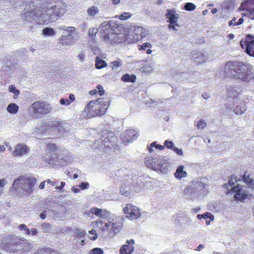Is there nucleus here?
Masks as SVG:
<instances>
[{"label": "nucleus", "instance_id": "052dcab7", "mask_svg": "<svg viewBox=\"0 0 254 254\" xmlns=\"http://www.w3.org/2000/svg\"><path fill=\"white\" fill-rule=\"evenodd\" d=\"M48 208H49V206H47L46 207V210L44 211L43 212H42V213H40V217L41 219H44L46 218V216L47 215H48L49 214H48Z\"/></svg>", "mask_w": 254, "mask_h": 254}, {"label": "nucleus", "instance_id": "c85d7f7f", "mask_svg": "<svg viewBox=\"0 0 254 254\" xmlns=\"http://www.w3.org/2000/svg\"><path fill=\"white\" fill-rule=\"evenodd\" d=\"M100 10L97 6H91L87 9V15L92 18H94L96 16L99 14Z\"/></svg>", "mask_w": 254, "mask_h": 254}, {"label": "nucleus", "instance_id": "4c0bfd02", "mask_svg": "<svg viewBox=\"0 0 254 254\" xmlns=\"http://www.w3.org/2000/svg\"><path fill=\"white\" fill-rule=\"evenodd\" d=\"M195 61L198 63H202L205 62L206 59L203 54L201 53H198V56L193 57Z\"/></svg>", "mask_w": 254, "mask_h": 254}, {"label": "nucleus", "instance_id": "5fc2aeb1", "mask_svg": "<svg viewBox=\"0 0 254 254\" xmlns=\"http://www.w3.org/2000/svg\"><path fill=\"white\" fill-rule=\"evenodd\" d=\"M206 126V124L203 120H200L198 122L197 127L198 128H203Z\"/></svg>", "mask_w": 254, "mask_h": 254}, {"label": "nucleus", "instance_id": "b1692460", "mask_svg": "<svg viewBox=\"0 0 254 254\" xmlns=\"http://www.w3.org/2000/svg\"><path fill=\"white\" fill-rule=\"evenodd\" d=\"M254 37L251 35L246 36L247 45L246 48V53L251 57H254Z\"/></svg>", "mask_w": 254, "mask_h": 254}, {"label": "nucleus", "instance_id": "58836bf2", "mask_svg": "<svg viewBox=\"0 0 254 254\" xmlns=\"http://www.w3.org/2000/svg\"><path fill=\"white\" fill-rule=\"evenodd\" d=\"M195 8V5L192 2H187L184 6V9L187 11H192Z\"/></svg>", "mask_w": 254, "mask_h": 254}, {"label": "nucleus", "instance_id": "8fccbe9b", "mask_svg": "<svg viewBox=\"0 0 254 254\" xmlns=\"http://www.w3.org/2000/svg\"><path fill=\"white\" fill-rule=\"evenodd\" d=\"M164 145L167 148L170 149H172V148L174 147V143L172 141L170 140H165Z\"/></svg>", "mask_w": 254, "mask_h": 254}, {"label": "nucleus", "instance_id": "ea45409f", "mask_svg": "<svg viewBox=\"0 0 254 254\" xmlns=\"http://www.w3.org/2000/svg\"><path fill=\"white\" fill-rule=\"evenodd\" d=\"M123 64L122 61L120 59H118L117 61H115L112 62L111 63V64L112 65V69H116L120 66H121Z\"/></svg>", "mask_w": 254, "mask_h": 254}, {"label": "nucleus", "instance_id": "bb28decb", "mask_svg": "<svg viewBox=\"0 0 254 254\" xmlns=\"http://www.w3.org/2000/svg\"><path fill=\"white\" fill-rule=\"evenodd\" d=\"M17 240H18V242L19 243L20 239L19 238H14V239H12L13 243L12 244L11 246H8V244H7V245L4 246V249L6 251L10 252L11 253H15V250H20V248H18L19 246H18L16 244L17 243Z\"/></svg>", "mask_w": 254, "mask_h": 254}, {"label": "nucleus", "instance_id": "0e129e2a", "mask_svg": "<svg viewBox=\"0 0 254 254\" xmlns=\"http://www.w3.org/2000/svg\"><path fill=\"white\" fill-rule=\"evenodd\" d=\"M96 88L97 89L98 94L102 96L104 93V90L101 85H98Z\"/></svg>", "mask_w": 254, "mask_h": 254}, {"label": "nucleus", "instance_id": "a19ab883", "mask_svg": "<svg viewBox=\"0 0 254 254\" xmlns=\"http://www.w3.org/2000/svg\"><path fill=\"white\" fill-rule=\"evenodd\" d=\"M60 184L59 186L57 185L56 187H55V191L56 192H63L64 190H63V188L65 185V183L64 182L61 181L60 182L59 184Z\"/></svg>", "mask_w": 254, "mask_h": 254}, {"label": "nucleus", "instance_id": "3c124183", "mask_svg": "<svg viewBox=\"0 0 254 254\" xmlns=\"http://www.w3.org/2000/svg\"><path fill=\"white\" fill-rule=\"evenodd\" d=\"M77 187H79L80 189L84 190L89 188V184L88 182H82L77 185Z\"/></svg>", "mask_w": 254, "mask_h": 254}, {"label": "nucleus", "instance_id": "a211bd4d", "mask_svg": "<svg viewBox=\"0 0 254 254\" xmlns=\"http://www.w3.org/2000/svg\"><path fill=\"white\" fill-rule=\"evenodd\" d=\"M242 4L246 5V12L243 14L249 18L254 20V0H246Z\"/></svg>", "mask_w": 254, "mask_h": 254}, {"label": "nucleus", "instance_id": "20e7f679", "mask_svg": "<svg viewBox=\"0 0 254 254\" xmlns=\"http://www.w3.org/2000/svg\"><path fill=\"white\" fill-rule=\"evenodd\" d=\"M109 105L108 101H105L99 98L96 100L91 101L84 109V113L88 118L96 116H102L105 114Z\"/></svg>", "mask_w": 254, "mask_h": 254}, {"label": "nucleus", "instance_id": "f8f14e48", "mask_svg": "<svg viewBox=\"0 0 254 254\" xmlns=\"http://www.w3.org/2000/svg\"><path fill=\"white\" fill-rule=\"evenodd\" d=\"M123 211L126 217L131 221L137 220L141 215L140 209L136 206L130 203L126 205L123 208Z\"/></svg>", "mask_w": 254, "mask_h": 254}, {"label": "nucleus", "instance_id": "49530a36", "mask_svg": "<svg viewBox=\"0 0 254 254\" xmlns=\"http://www.w3.org/2000/svg\"><path fill=\"white\" fill-rule=\"evenodd\" d=\"M86 232L83 230H77L74 233L75 237L78 238H81L85 235Z\"/></svg>", "mask_w": 254, "mask_h": 254}, {"label": "nucleus", "instance_id": "ddd939ff", "mask_svg": "<svg viewBox=\"0 0 254 254\" xmlns=\"http://www.w3.org/2000/svg\"><path fill=\"white\" fill-rule=\"evenodd\" d=\"M101 141L102 144L101 146V148L104 149L103 146H104V148H110L113 145V142L115 137L113 132L104 130L101 132Z\"/></svg>", "mask_w": 254, "mask_h": 254}, {"label": "nucleus", "instance_id": "1a4fd4ad", "mask_svg": "<svg viewBox=\"0 0 254 254\" xmlns=\"http://www.w3.org/2000/svg\"><path fill=\"white\" fill-rule=\"evenodd\" d=\"M47 17L45 16L42 5L37 7L34 10L25 12L22 15V18L25 22L36 21L40 24L47 23Z\"/></svg>", "mask_w": 254, "mask_h": 254}, {"label": "nucleus", "instance_id": "c756f323", "mask_svg": "<svg viewBox=\"0 0 254 254\" xmlns=\"http://www.w3.org/2000/svg\"><path fill=\"white\" fill-rule=\"evenodd\" d=\"M90 212L97 216L104 218L107 215L108 211L106 210H102L97 207H93L90 209Z\"/></svg>", "mask_w": 254, "mask_h": 254}, {"label": "nucleus", "instance_id": "473e14b6", "mask_svg": "<svg viewBox=\"0 0 254 254\" xmlns=\"http://www.w3.org/2000/svg\"><path fill=\"white\" fill-rule=\"evenodd\" d=\"M18 110V106L15 103H10L7 107V112L12 114H16Z\"/></svg>", "mask_w": 254, "mask_h": 254}, {"label": "nucleus", "instance_id": "4468645a", "mask_svg": "<svg viewBox=\"0 0 254 254\" xmlns=\"http://www.w3.org/2000/svg\"><path fill=\"white\" fill-rule=\"evenodd\" d=\"M166 16L167 18H168V21L169 22L168 28L170 30H173L174 31L178 30V28L180 27V25L177 22L179 15L176 13L175 10L168 9Z\"/></svg>", "mask_w": 254, "mask_h": 254}, {"label": "nucleus", "instance_id": "2eb2a0df", "mask_svg": "<svg viewBox=\"0 0 254 254\" xmlns=\"http://www.w3.org/2000/svg\"><path fill=\"white\" fill-rule=\"evenodd\" d=\"M192 185L197 194L198 197L203 195L207 192V184L205 183L204 179H200L199 180L193 181Z\"/></svg>", "mask_w": 254, "mask_h": 254}, {"label": "nucleus", "instance_id": "2f4dec72", "mask_svg": "<svg viewBox=\"0 0 254 254\" xmlns=\"http://www.w3.org/2000/svg\"><path fill=\"white\" fill-rule=\"evenodd\" d=\"M243 181L249 187L254 189V179L251 175H247L245 174L243 176Z\"/></svg>", "mask_w": 254, "mask_h": 254}, {"label": "nucleus", "instance_id": "09e8293b", "mask_svg": "<svg viewBox=\"0 0 254 254\" xmlns=\"http://www.w3.org/2000/svg\"><path fill=\"white\" fill-rule=\"evenodd\" d=\"M8 90L10 92H12L15 95H18L19 94V91L18 89H16L15 86L11 85L9 86Z\"/></svg>", "mask_w": 254, "mask_h": 254}, {"label": "nucleus", "instance_id": "e2e57ef3", "mask_svg": "<svg viewBox=\"0 0 254 254\" xmlns=\"http://www.w3.org/2000/svg\"><path fill=\"white\" fill-rule=\"evenodd\" d=\"M59 183V181L58 180H56L55 182L52 181L50 179H48L47 180V185L50 184L52 186L56 187L57 185H58Z\"/></svg>", "mask_w": 254, "mask_h": 254}, {"label": "nucleus", "instance_id": "c03bdc74", "mask_svg": "<svg viewBox=\"0 0 254 254\" xmlns=\"http://www.w3.org/2000/svg\"><path fill=\"white\" fill-rule=\"evenodd\" d=\"M89 254H104V252L101 248H96L92 249Z\"/></svg>", "mask_w": 254, "mask_h": 254}, {"label": "nucleus", "instance_id": "4be33fe9", "mask_svg": "<svg viewBox=\"0 0 254 254\" xmlns=\"http://www.w3.org/2000/svg\"><path fill=\"white\" fill-rule=\"evenodd\" d=\"M79 39V36L68 37L66 36H61L59 38V43L63 46H71L74 44V41Z\"/></svg>", "mask_w": 254, "mask_h": 254}, {"label": "nucleus", "instance_id": "7ed1b4c3", "mask_svg": "<svg viewBox=\"0 0 254 254\" xmlns=\"http://www.w3.org/2000/svg\"><path fill=\"white\" fill-rule=\"evenodd\" d=\"M101 38L106 44L115 45L127 40V36L124 32H116L109 22L104 21L100 25Z\"/></svg>", "mask_w": 254, "mask_h": 254}, {"label": "nucleus", "instance_id": "a878e982", "mask_svg": "<svg viewBox=\"0 0 254 254\" xmlns=\"http://www.w3.org/2000/svg\"><path fill=\"white\" fill-rule=\"evenodd\" d=\"M59 29L61 30H64L66 33H68L66 36L68 37H73L74 36H78L77 31L76 30L75 27L73 26H65L64 25H62L59 27Z\"/></svg>", "mask_w": 254, "mask_h": 254}, {"label": "nucleus", "instance_id": "5701e85b", "mask_svg": "<svg viewBox=\"0 0 254 254\" xmlns=\"http://www.w3.org/2000/svg\"><path fill=\"white\" fill-rule=\"evenodd\" d=\"M183 195L185 198L190 199H193L198 197L197 194L195 192L192 185L188 186L184 190Z\"/></svg>", "mask_w": 254, "mask_h": 254}, {"label": "nucleus", "instance_id": "dca6fc26", "mask_svg": "<svg viewBox=\"0 0 254 254\" xmlns=\"http://www.w3.org/2000/svg\"><path fill=\"white\" fill-rule=\"evenodd\" d=\"M130 32H133L132 41H136L140 40L143 37H146L149 34V31L145 28L141 26H133L130 28Z\"/></svg>", "mask_w": 254, "mask_h": 254}, {"label": "nucleus", "instance_id": "f257e3e1", "mask_svg": "<svg viewBox=\"0 0 254 254\" xmlns=\"http://www.w3.org/2000/svg\"><path fill=\"white\" fill-rule=\"evenodd\" d=\"M253 66L241 62H229L226 64L225 71L227 74L245 82L251 79V69Z\"/></svg>", "mask_w": 254, "mask_h": 254}, {"label": "nucleus", "instance_id": "338daca9", "mask_svg": "<svg viewBox=\"0 0 254 254\" xmlns=\"http://www.w3.org/2000/svg\"><path fill=\"white\" fill-rule=\"evenodd\" d=\"M247 45V41H246V38L244 40H242L240 42V46L243 49H244L245 47Z\"/></svg>", "mask_w": 254, "mask_h": 254}, {"label": "nucleus", "instance_id": "6ab92c4d", "mask_svg": "<svg viewBox=\"0 0 254 254\" xmlns=\"http://www.w3.org/2000/svg\"><path fill=\"white\" fill-rule=\"evenodd\" d=\"M134 240H127L126 244L123 245L120 250V254H132L134 251Z\"/></svg>", "mask_w": 254, "mask_h": 254}, {"label": "nucleus", "instance_id": "e433bc0d", "mask_svg": "<svg viewBox=\"0 0 254 254\" xmlns=\"http://www.w3.org/2000/svg\"><path fill=\"white\" fill-rule=\"evenodd\" d=\"M43 34L45 36L52 37L55 35V32L53 28L46 27L43 29Z\"/></svg>", "mask_w": 254, "mask_h": 254}, {"label": "nucleus", "instance_id": "0eeeda50", "mask_svg": "<svg viewBox=\"0 0 254 254\" xmlns=\"http://www.w3.org/2000/svg\"><path fill=\"white\" fill-rule=\"evenodd\" d=\"M145 164L147 168L162 173H166L169 167V163L166 157L159 155L145 158Z\"/></svg>", "mask_w": 254, "mask_h": 254}, {"label": "nucleus", "instance_id": "9d476101", "mask_svg": "<svg viewBox=\"0 0 254 254\" xmlns=\"http://www.w3.org/2000/svg\"><path fill=\"white\" fill-rule=\"evenodd\" d=\"M235 178H230L228 184L223 185L224 188L227 190V194L235 192L234 195L235 200L242 201L248 198V194L243 190V187L240 185L234 186L236 182Z\"/></svg>", "mask_w": 254, "mask_h": 254}, {"label": "nucleus", "instance_id": "412c9836", "mask_svg": "<svg viewBox=\"0 0 254 254\" xmlns=\"http://www.w3.org/2000/svg\"><path fill=\"white\" fill-rule=\"evenodd\" d=\"M28 146L24 143H18L14 147L13 155L15 156H23L29 152Z\"/></svg>", "mask_w": 254, "mask_h": 254}, {"label": "nucleus", "instance_id": "603ef678", "mask_svg": "<svg viewBox=\"0 0 254 254\" xmlns=\"http://www.w3.org/2000/svg\"><path fill=\"white\" fill-rule=\"evenodd\" d=\"M19 229L21 230H24L25 231V233L26 234H28V235H29L30 234V230H29L27 227V226H26V225L24 224H20L19 226Z\"/></svg>", "mask_w": 254, "mask_h": 254}, {"label": "nucleus", "instance_id": "774afa93", "mask_svg": "<svg viewBox=\"0 0 254 254\" xmlns=\"http://www.w3.org/2000/svg\"><path fill=\"white\" fill-rule=\"evenodd\" d=\"M71 190L74 193H79L80 191V188L79 187H77V185L76 186V187H72Z\"/></svg>", "mask_w": 254, "mask_h": 254}, {"label": "nucleus", "instance_id": "4d7b16f0", "mask_svg": "<svg viewBox=\"0 0 254 254\" xmlns=\"http://www.w3.org/2000/svg\"><path fill=\"white\" fill-rule=\"evenodd\" d=\"M7 183V181L4 179H0V195L1 194L2 190L5 185Z\"/></svg>", "mask_w": 254, "mask_h": 254}, {"label": "nucleus", "instance_id": "39448f33", "mask_svg": "<svg viewBox=\"0 0 254 254\" xmlns=\"http://www.w3.org/2000/svg\"><path fill=\"white\" fill-rule=\"evenodd\" d=\"M36 182V179L34 177L21 176L14 180L12 187L15 190L19 191L21 189L23 193L30 195L34 190V187Z\"/></svg>", "mask_w": 254, "mask_h": 254}, {"label": "nucleus", "instance_id": "79ce46f5", "mask_svg": "<svg viewBox=\"0 0 254 254\" xmlns=\"http://www.w3.org/2000/svg\"><path fill=\"white\" fill-rule=\"evenodd\" d=\"M131 14L129 12H124V13L118 16V18L120 20H125L130 18Z\"/></svg>", "mask_w": 254, "mask_h": 254}, {"label": "nucleus", "instance_id": "864d4df0", "mask_svg": "<svg viewBox=\"0 0 254 254\" xmlns=\"http://www.w3.org/2000/svg\"><path fill=\"white\" fill-rule=\"evenodd\" d=\"M89 233L91 235H93V236H90V239L91 240H95L98 238L97 234L96 233V231L95 230L92 229L91 231H89Z\"/></svg>", "mask_w": 254, "mask_h": 254}, {"label": "nucleus", "instance_id": "13d9d810", "mask_svg": "<svg viewBox=\"0 0 254 254\" xmlns=\"http://www.w3.org/2000/svg\"><path fill=\"white\" fill-rule=\"evenodd\" d=\"M85 54L83 51H80L77 56L78 59L80 62H82L84 59Z\"/></svg>", "mask_w": 254, "mask_h": 254}, {"label": "nucleus", "instance_id": "a18cd8bd", "mask_svg": "<svg viewBox=\"0 0 254 254\" xmlns=\"http://www.w3.org/2000/svg\"><path fill=\"white\" fill-rule=\"evenodd\" d=\"M97 32L98 30L97 28H90L88 31V35L90 37H91L92 39H93L95 37Z\"/></svg>", "mask_w": 254, "mask_h": 254}, {"label": "nucleus", "instance_id": "423d86ee", "mask_svg": "<svg viewBox=\"0 0 254 254\" xmlns=\"http://www.w3.org/2000/svg\"><path fill=\"white\" fill-rule=\"evenodd\" d=\"M42 5L45 16L48 17L47 23H48L50 20L54 19L53 17L55 16H60L63 15L66 8V5L62 2H59L55 5L46 2L43 3Z\"/></svg>", "mask_w": 254, "mask_h": 254}, {"label": "nucleus", "instance_id": "7c9ffc66", "mask_svg": "<svg viewBox=\"0 0 254 254\" xmlns=\"http://www.w3.org/2000/svg\"><path fill=\"white\" fill-rule=\"evenodd\" d=\"M184 166H179L176 170V172L174 173V176L178 179H181L185 178L187 176V173L184 171Z\"/></svg>", "mask_w": 254, "mask_h": 254}, {"label": "nucleus", "instance_id": "aec40b11", "mask_svg": "<svg viewBox=\"0 0 254 254\" xmlns=\"http://www.w3.org/2000/svg\"><path fill=\"white\" fill-rule=\"evenodd\" d=\"M138 133L136 130L129 129L124 132L122 135L123 141L126 142H131L136 139L138 136Z\"/></svg>", "mask_w": 254, "mask_h": 254}, {"label": "nucleus", "instance_id": "f03ea898", "mask_svg": "<svg viewBox=\"0 0 254 254\" xmlns=\"http://www.w3.org/2000/svg\"><path fill=\"white\" fill-rule=\"evenodd\" d=\"M94 227H96L100 231V233L104 237L110 236L113 237L117 234L123 228L122 218L119 216H115L109 218L108 222L102 221H95L92 222Z\"/></svg>", "mask_w": 254, "mask_h": 254}, {"label": "nucleus", "instance_id": "de8ad7c7", "mask_svg": "<svg viewBox=\"0 0 254 254\" xmlns=\"http://www.w3.org/2000/svg\"><path fill=\"white\" fill-rule=\"evenodd\" d=\"M151 45L149 43H144L142 44L141 45H140L138 46V50H145L147 48H151Z\"/></svg>", "mask_w": 254, "mask_h": 254}, {"label": "nucleus", "instance_id": "6e6d98bb", "mask_svg": "<svg viewBox=\"0 0 254 254\" xmlns=\"http://www.w3.org/2000/svg\"><path fill=\"white\" fill-rule=\"evenodd\" d=\"M203 218L207 220L209 219L210 221H213L214 220V216L209 212H207L204 214Z\"/></svg>", "mask_w": 254, "mask_h": 254}, {"label": "nucleus", "instance_id": "37998d69", "mask_svg": "<svg viewBox=\"0 0 254 254\" xmlns=\"http://www.w3.org/2000/svg\"><path fill=\"white\" fill-rule=\"evenodd\" d=\"M47 151H49L50 152H52V153H56V152L57 151V148H56V146L55 144H49L47 145Z\"/></svg>", "mask_w": 254, "mask_h": 254}, {"label": "nucleus", "instance_id": "f704fd0d", "mask_svg": "<svg viewBox=\"0 0 254 254\" xmlns=\"http://www.w3.org/2000/svg\"><path fill=\"white\" fill-rule=\"evenodd\" d=\"M122 80L126 82H134L136 80V76L133 74L129 75L127 73L125 74L121 78Z\"/></svg>", "mask_w": 254, "mask_h": 254}, {"label": "nucleus", "instance_id": "69168bd1", "mask_svg": "<svg viewBox=\"0 0 254 254\" xmlns=\"http://www.w3.org/2000/svg\"><path fill=\"white\" fill-rule=\"evenodd\" d=\"M172 150L176 152L177 154L182 156L183 155V152L182 149H179L178 148L176 147H174L172 148Z\"/></svg>", "mask_w": 254, "mask_h": 254}, {"label": "nucleus", "instance_id": "9b49d317", "mask_svg": "<svg viewBox=\"0 0 254 254\" xmlns=\"http://www.w3.org/2000/svg\"><path fill=\"white\" fill-rule=\"evenodd\" d=\"M49 208L48 209L49 216L54 219L63 218L66 213V208L62 204L48 200Z\"/></svg>", "mask_w": 254, "mask_h": 254}, {"label": "nucleus", "instance_id": "680f3d73", "mask_svg": "<svg viewBox=\"0 0 254 254\" xmlns=\"http://www.w3.org/2000/svg\"><path fill=\"white\" fill-rule=\"evenodd\" d=\"M60 103L62 105L68 106L70 105V102L68 101V99L65 98H62L60 100Z\"/></svg>", "mask_w": 254, "mask_h": 254}, {"label": "nucleus", "instance_id": "cd10ccee", "mask_svg": "<svg viewBox=\"0 0 254 254\" xmlns=\"http://www.w3.org/2000/svg\"><path fill=\"white\" fill-rule=\"evenodd\" d=\"M57 155L55 153H52L47 151L46 155L44 157V161L49 164L53 165L55 164V159Z\"/></svg>", "mask_w": 254, "mask_h": 254}, {"label": "nucleus", "instance_id": "393cba45", "mask_svg": "<svg viewBox=\"0 0 254 254\" xmlns=\"http://www.w3.org/2000/svg\"><path fill=\"white\" fill-rule=\"evenodd\" d=\"M243 90L241 85L229 86L227 87V93L231 97H237Z\"/></svg>", "mask_w": 254, "mask_h": 254}, {"label": "nucleus", "instance_id": "bf43d9fd", "mask_svg": "<svg viewBox=\"0 0 254 254\" xmlns=\"http://www.w3.org/2000/svg\"><path fill=\"white\" fill-rule=\"evenodd\" d=\"M155 145V142L151 143L149 146H147L148 151L149 153H153L154 152V146Z\"/></svg>", "mask_w": 254, "mask_h": 254}, {"label": "nucleus", "instance_id": "f3484780", "mask_svg": "<svg viewBox=\"0 0 254 254\" xmlns=\"http://www.w3.org/2000/svg\"><path fill=\"white\" fill-rule=\"evenodd\" d=\"M68 124L66 123H61L58 121H49L46 123V126L54 132H62L67 127Z\"/></svg>", "mask_w": 254, "mask_h": 254}, {"label": "nucleus", "instance_id": "c9c22d12", "mask_svg": "<svg viewBox=\"0 0 254 254\" xmlns=\"http://www.w3.org/2000/svg\"><path fill=\"white\" fill-rule=\"evenodd\" d=\"M246 109L245 104H242L240 106H237L234 109V113L237 115H242Z\"/></svg>", "mask_w": 254, "mask_h": 254}, {"label": "nucleus", "instance_id": "6e6552de", "mask_svg": "<svg viewBox=\"0 0 254 254\" xmlns=\"http://www.w3.org/2000/svg\"><path fill=\"white\" fill-rule=\"evenodd\" d=\"M50 104L45 101H36L28 108L30 116L35 119H39L52 111Z\"/></svg>", "mask_w": 254, "mask_h": 254}, {"label": "nucleus", "instance_id": "72a5a7b5", "mask_svg": "<svg viewBox=\"0 0 254 254\" xmlns=\"http://www.w3.org/2000/svg\"><path fill=\"white\" fill-rule=\"evenodd\" d=\"M107 65L106 62L103 60L101 59L98 57H96L95 60V66L98 69H101L106 67Z\"/></svg>", "mask_w": 254, "mask_h": 254}]
</instances>
